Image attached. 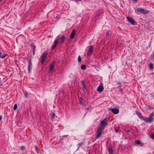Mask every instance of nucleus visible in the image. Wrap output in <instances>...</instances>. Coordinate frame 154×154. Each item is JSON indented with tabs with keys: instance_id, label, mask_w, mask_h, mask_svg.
<instances>
[{
	"instance_id": "1",
	"label": "nucleus",
	"mask_w": 154,
	"mask_h": 154,
	"mask_svg": "<svg viewBox=\"0 0 154 154\" xmlns=\"http://www.w3.org/2000/svg\"><path fill=\"white\" fill-rule=\"evenodd\" d=\"M154 115L153 113L150 114L149 118L143 117V120L147 122H151L154 120Z\"/></svg>"
},
{
	"instance_id": "2",
	"label": "nucleus",
	"mask_w": 154,
	"mask_h": 154,
	"mask_svg": "<svg viewBox=\"0 0 154 154\" xmlns=\"http://www.w3.org/2000/svg\"><path fill=\"white\" fill-rule=\"evenodd\" d=\"M102 132V129L99 128L97 132L96 135V138L97 139L98 138L101 136Z\"/></svg>"
},
{
	"instance_id": "3",
	"label": "nucleus",
	"mask_w": 154,
	"mask_h": 154,
	"mask_svg": "<svg viewBox=\"0 0 154 154\" xmlns=\"http://www.w3.org/2000/svg\"><path fill=\"white\" fill-rule=\"evenodd\" d=\"M137 11L140 13L143 14H146L148 13V11H146L142 8H138Z\"/></svg>"
},
{
	"instance_id": "4",
	"label": "nucleus",
	"mask_w": 154,
	"mask_h": 154,
	"mask_svg": "<svg viewBox=\"0 0 154 154\" xmlns=\"http://www.w3.org/2000/svg\"><path fill=\"white\" fill-rule=\"evenodd\" d=\"M107 119H104L102 121L100 122V125L101 127H103V128L105 126L107 122Z\"/></svg>"
},
{
	"instance_id": "5",
	"label": "nucleus",
	"mask_w": 154,
	"mask_h": 154,
	"mask_svg": "<svg viewBox=\"0 0 154 154\" xmlns=\"http://www.w3.org/2000/svg\"><path fill=\"white\" fill-rule=\"evenodd\" d=\"M57 38L59 40V41L61 43H63L65 40V37L63 35H59Z\"/></svg>"
},
{
	"instance_id": "6",
	"label": "nucleus",
	"mask_w": 154,
	"mask_h": 154,
	"mask_svg": "<svg viewBox=\"0 0 154 154\" xmlns=\"http://www.w3.org/2000/svg\"><path fill=\"white\" fill-rule=\"evenodd\" d=\"M48 54L46 52L44 53L43 54L42 57V60L41 61L42 63H43L45 62V58Z\"/></svg>"
},
{
	"instance_id": "7",
	"label": "nucleus",
	"mask_w": 154,
	"mask_h": 154,
	"mask_svg": "<svg viewBox=\"0 0 154 154\" xmlns=\"http://www.w3.org/2000/svg\"><path fill=\"white\" fill-rule=\"evenodd\" d=\"M110 110H111L114 114H118L119 112V110L117 108H109Z\"/></svg>"
},
{
	"instance_id": "8",
	"label": "nucleus",
	"mask_w": 154,
	"mask_h": 154,
	"mask_svg": "<svg viewBox=\"0 0 154 154\" xmlns=\"http://www.w3.org/2000/svg\"><path fill=\"white\" fill-rule=\"evenodd\" d=\"M127 18L128 21L132 25H135L136 24L135 22L132 18L129 17H127Z\"/></svg>"
},
{
	"instance_id": "9",
	"label": "nucleus",
	"mask_w": 154,
	"mask_h": 154,
	"mask_svg": "<svg viewBox=\"0 0 154 154\" xmlns=\"http://www.w3.org/2000/svg\"><path fill=\"white\" fill-rule=\"evenodd\" d=\"M93 47L92 46H91L89 47V49L88 52H87V55H89L91 54L93 51Z\"/></svg>"
},
{
	"instance_id": "10",
	"label": "nucleus",
	"mask_w": 154,
	"mask_h": 154,
	"mask_svg": "<svg viewBox=\"0 0 154 154\" xmlns=\"http://www.w3.org/2000/svg\"><path fill=\"white\" fill-rule=\"evenodd\" d=\"M104 89L102 85H99L97 88V91L99 92H100L102 91H103Z\"/></svg>"
},
{
	"instance_id": "11",
	"label": "nucleus",
	"mask_w": 154,
	"mask_h": 154,
	"mask_svg": "<svg viewBox=\"0 0 154 154\" xmlns=\"http://www.w3.org/2000/svg\"><path fill=\"white\" fill-rule=\"evenodd\" d=\"M54 62L53 63L50 65V68H49V71H52L54 68Z\"/></svg>"
},
{
	"instance_id": "12",
	"label": "nucleus",
	"mask_w": 154,
	"mask_h": 154,
	"mask_svg": "<svg viewBox=\"0 0 154 154\" xmlns=\"http://www.w3.org/2000/svg\"><path fill=\"white\" fill-rule=\"evenodd\" d=\"M59 41V40H58V39L57 38L56 39L54 43L53 46V48H54L56 47Z\"/></svg>"
},
{
	"instance_id": "13",
	"label": "nucleus",
	"mask_w": 154,
	"mask_h": 154,
	"mask_svg": "<svg viewBox=\"0 0 154 154\" xmlns=\"http://www.w3.org/2000/svg\"><path fill=\"white\" fill-rule=\"evenodd\" d=\"M75 32L74 30H73L72 31L71 33V34L70 36V37L71 38H73L75 36Z\"/></svg>"
},
{
	"instance_id": "14",
	"label": "nucleus",
	"mask_w": 154,
	"mask_h": 154,
	"mask_svg": "<svg viewBox=\"0 0 154 154\" xmlns=\"http://www.w3.org/2000/svg\"><path fill=\"white\" fill-rule=\"evenodd\" d=\"M136 144L139 145H140L141 146H142L143 145L141 143L140 141L138 140H137L136 141Z\"/></svg>"
},
{
	"instance_id": "15",
	"label": "nucleus",
	"mask_w": 154,
	"mask_h": 154,
	"mask_svg": "<svg viewBox=\"0 0 154 154\" xmlns=\"http://www.w3.org/2000/svg\"><path fill=\"white\" fill-rule=\"evenodd\" d=\"M81 68L82 70H84L86 69V67L85 65H83L81 66Z\"/></svg>"
},
{
	"instance_id": "16",
	"label": "nucleus",
	"mask_w": 154,
	"mask_h": 154,
	"mask_svg": "<svg viewBox=\"0 0 154 154\" xmlns=\"http://www.w3.org/2000/svg\"><path fill=\"white\" fill-rule=\"evenodd\" d=\"M7 55V54H5L4 55H1V53L0 55V58H4Z\"/></svg>"
},
{
	"instance_id": "17",
	"label": "nucleus",
	"mask_w": 154,
	"mask_h": 154,
	"mask_svg": "<svg viewBox=\"0 0 154 154\" xmlns=\"http://www.w3.org/2000/svg\"><path fill=\"white\" fill-rule=\"evenodd\" d=\"M149 68L150 69H152L153 68V65L152 63H150L149 65Z\"/></svg>"
},
{
	"instance_id": "18",
	"label": "nucleus",
	"mask_w": 154,
	"mask_h": 154,
	"mask_svg": "<svg viewBox=\"0 0 154 154\" xmlns=\"http://www.w3.org/2000/svg\"><path fill=\"white\" fill-rule=\"evenodd\" d=\"M138 116L140 119H143V117H144L143 116L141 115V114L140 113L138 114Z\"/></svg>"
},
{
	"instance_id": "19",
	"label": "nucleus",
	"mask_w": 154,
	"mask_h": 154,
	"mask_svg": "<svg viewBox=\"0 0 154 154\" xmlns=\"http://www.w3.org/2000/svg\"><path fill=\"white\" fill-rule=\"evenodd\" d=\"M151 58L154 60V51L152 52V53L151 56Z\"/></svg>"
},
{
	"instance_id": "20",
	"label": "nucleus",
	"mask_w": 154,
	"mask_h": 154,
	"mask_svg": "<svg viewBox=\"0 0 154 154\" xmlns=\"http://www.w3.org/2000/svg\"><path fill=\"white\" fill-rule=\"evenodd\" d=\"M109 151L110 153H112L113 152V150L112 148H110L109 149Z\"/></svg>"
},
{
	"instance_id": "21",
	"label": "nucleus",
	"mask_w": 154,
	"mask_h": 154,
	"mask_svg": "<svg viewBox=\"0 0 154 154\" xmlns=\"http://www.w3.org/2000/svg\"><path fill=\"white\" fill-rule=\"evenodd\" d=\"M17 104H15L14 105V110H16L17 108Z\"/></svg>"
},
{
	"instance_id": "22",
	"label": "nucleus",
	"mask_w": 154,
	"mask_h": 154,
	"mask_svg": "<svg viewBox=\"0 0 154 154\" xmlns=\"http://www.w3.org/2000/svg\"><path fill=\"white\" fill-rule=\"evenodd\" d=\"M150 137L152 139H154V134H151L150 135Z\"/></svg>"
},
{
	"instance_id": "23",
	"label": "nucleus",
	"mask_w": 154,
	"mask_h": 154,
	"mask_svg": "<svg viewBox=\"0 0 154 154\" xmlns=\"http://www.w3.org/2000/svg\"><path fill=\"white\" fill-rule=\"evenodd\" d=\"M55 114L54 113H52V115L51 116V118L52 119H54L55 117Z\"/></svg>"
},
{
	"instance_id": "24",
	"label": "nucleus",
	"mask_w": 154,
	"mask_h": 154,
	"mask_svg": "<svg viewBox=\"0 0 154 154\" xmlns=\"http://www.w3.org/2000/svg\"><path fill=\"white\" fill-rule=\"evenodd\" d=\"M31 67V65L30 64H29L28 66V70H30Z\"/></svg>"
},
{
	"instance_id": "25",
	"label": "nucleus",
	"mask_w": 154,
	"mask_h": 154,
	"mask_svg": "<svg viewBox=\"0 0 154 154\" xmlns=\"http://www.w3.org/2000/svg\"><path fill=\"white\" fill-rule=\"evenodd\" d=\"M78 60L79 62H80L81 61V58L80 56H79L78 57Z\"/></svg>"
},
{
	"instance_id": "26",
	"label": "nucleus",
	"mask_w": 154,
	"mask_h": 154,
	"mask_svg": "<svg viewBox=\"0 0 154 154\" xmlns=\"http://www.w3.org/2000/svg\"><path fill=\"white\" fill-rule=\"evenodd\" d=\"M134 2H136L137 1V0H132Z\"/></svg>"
},
{
	"instance_id": "27",
	"label": "nucleus",
	"mask_w": 154,
	"mask_h": 154,
	"mask_svg": "<svg viewBox=\"0 0 154 154\" xmlns=\"http://www.w3.org/2000/svg\"><path fill=\"white\" fill-rule=\"evenodd\" d=\"M32 47L33 49H35V46L34 45H33L32 46Z\"/></svg>"
},
{
	"instance_id": "28",
	"label": "nucleus",
	"mask_w": 154,
	"mask_h": 154,
	"mask_svg": "<svg viewBox=\"0 0 154 154\" xmlns=\"http://www.w3.org/2000/svg\"><path fill=\"white\" fill-rule=\"evenodd\" d=\"M2 119V116H0V121Z\"/></svg>"
},
{
	"instance_id": "29",
	"label": "nucleus",
	"mask_w": 154,
	"mask_h": 154,
	"mask_svg": "<svg viewBox=\"0 0 154 154\" xmlns=\"http://www.w3.org/2000/svg\"><path fill=\"white\" fill-rule=\"evenodd\" d=\"M115 130L116 131V132H118V130L117 129H115Z\"/></svg>"
},
{
	"instance_id": "30",
	"label": "nucleus",
	"mask_w": 154,
	"mask_h": 154,
	"mask_svg": "<svg viewBox=\"0 0 154 154\" xmlns=\"http://www.w3.org/2000/svg\"><path fill=\"white\" fill-rule=\"evenodd\" d=\"M79 146H81V145H82V143H79Z\"/></svg>"
},
{
	"instance_id": "31",
	"label": "nucleus",
	"mask_w": 154,
	"mask_h": 154,
	"mask_svg": "<svg viewBox=\"0 0 154 154\" xmlns=\"http://www.w3.org/2000/svg\"><path fill=\"white\" fill-rule=\"evenodd\" d=\"M75 1H81L82 0H75Z\"/></svg>"
},
{
	"instance_id": "32",
	"label": "nucleus",
	"mask_w": 154,
	"mask_h": 154,
	"mask_svg": "<svg viewBox=\"0 0 154 154\" xmlns=\"http://www.w3.org/2000/svg\"><path fill=\"white\" fill-rule=\"evenodd\" d=\"M80 102L81 103H82V102L81 101H80Z\"/></svg>"
},
{
	"instance_id": "33",
	"label": "nucleus",
	"mask_w": 154,
	"mask_h": 154,
	"mask_svg": "<svg viewBox=\"0 0 154 154\" xmlns=\"http://www.w3.org/2000/svg\"><path fill=\"white\" fill-rule=\"evenodd\" d=\"M25 96L26 97V95L25 94Z\"/></svg>"
}]
</instances>
